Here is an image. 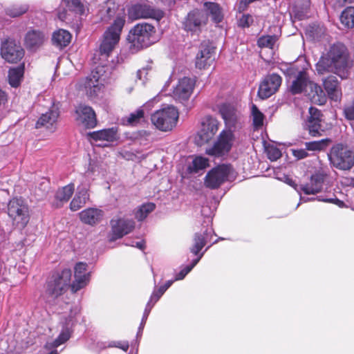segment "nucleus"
Returning a JSON list of instances; mask_svg holds the SVG:
<instances>
[{
  "mask_svg": "<svg viewBox=\"0 0 354 354\" xmlns=\"http://www.w3.org/2000/svg\"><path fill=\"white\" fill-rule=\"evenodd\" d=\"M102 68L97 66L92 71L90 77H87L84 83V88L86 94L91 98H95L102 93L104 86L100 73Z\"/></svg>",
  "mask_w": 354,
  "mask_h": 354,
  "instance_id": "obj_12",
  "label": "nucleus"
},
{
  "mask_svg": "<svg viewBox=\"0 0 354 354\" xmlns=\"http://www.w3.org/2000/svg\"><path fill=\"white\" fill-rule=\"evenodd\" d=\"M251 115L253 121V125L255 128H259L263 126L264 115L259 110L257 106L252 104L251 108Z\"/></svg>",
  "mask_w": 354,
  "mask_h": 354,
  "instance_id": "obj_48",
  "label": "nucleus"
},
{
  "mask_svg": "<svg viewBox=\"0 0 354 354\" xmlns=\"http://www.w3.org/2000/svg\"><path fill=\"white\" fill-rule=\"evenodd\" d=\"M165 292V288L160 287L158 290H154L152 295L150 297L149 301H148L142 319V322L140 326V330L143 328L144 324L146 322V320L150 313L151 308L153 305L158 301V299L162 297V295Z\"/></svg>",
  "mask_w": 354,
  "mask_h": 354,
  "instance_id": "obj_31",
  "label": "nucleus"
},
{
  "mask_svg": "<svg viewBox=\"0 0 354 354\" xmlns=\"http://www.w3.org/2000/svg\"><path fill=\"white\" fill-rule=\"evenodd\" d=\"M306 35L313 41H319L326 35V28L321 25H310L306 29Z\"/></svg>",
  "mask_w": 354,
  "mask_h": 354,
  "instance_id": "obj_34",
  "label": "nucleus"
},
{
  "mask_svg": "<svg viewBox=\"0 0 354 354\" xmlns=\"http://www.w3.org/2000/svg\"><path fill=\"white\" fill-rule=\"evenodd\" d=\"M306 129L309 134L313 137L322 136L325 131L322 114L320 111L316 108L310 107L309 109V116L306 122Z\"/></svg>",
  "mask_w": 354,
  "mask_h": 354,
  "instance_id": "obj_14",
  "label": "nucleus"
},
{
  "mask_svg": "<svg viewBox=\"0 0 354 354\" xmlns=\"http://www.w3.org/2000/svg\"><path fill=\"white\" fill-rule=\"evenodd\" d=\"M173 281H168L166 283L161 286V288H165V291L171 286Z\"/></svg>",
  "mask_w": 354,
  "mask_h": 354,
  "instance_id": "obj_63",
  "label": "nucleus"
},
{
  "mask_svg": "<svg viewBox=\"0 0 354 354\" xmlns=\"http://www.w3.org/2000/svg\"><path fill=\"white\" fill-rule=\"evenodd\" d=\"M71 276V270L66 268L51 277L46 288V295L49 301H54L65 292L70 285Z\"/></svg>",
  "mask_w": 354,
  "mask_h": 354,
  "instance_id": "obj_4",
  "label": "nucleus"
},
{
  "mask_svg": "<svg viewBox=\"0 0 354 354\" xmlns=\"http://www.w3.org/2000/svg\"><path fill=\"white\" fill-rule=\"evenodd\" d=\"M103 217V212L97 208H88L80 213V220L88 225H95L99 223Z\"/></svg>",
  "mask_w": 354,
  "mask_h": 354,
  "instance_id": "obj_28",
  "label": "nucleus"
},
{
  "mask_svg": "<svg viewBox=\"0 0 354 354\" xmlns=\"http://www.w3.org/2000/svg\"><path fill=\"white\" fill-rule=\"evenodd\" d=\"M71 40V33L63 29H60L55 32L52 37L53 44L61 48L68 46L70 44Z\"/></svg>",
  "mask_w": 354,
  "mask_h": 354,
  "instance_id": "obj_33",
  "label": "nucleus"
},
{
  "mask_svg": "<svg viewBox=\"0 0 354 354\" xmlns=\"http://www.w3.org/2000/svg\"><path fill=\"white\" fill-rule=\"evenodd\" d=\"M195 80L184 77L180 79L173 89V97L178 101H187L193 93Z\"/></svg>",
  "mask_w": 354,
  "mask_h": 354,
  "instance_id": "obj_18",
  "label": "nucleus"
},
{
  "mask_svg": "<svg viewBox=\"0 0 354 354\" xmlns=\"http://www.w3.org/2000/svg\"><path fill=\"white\" fill-rule=\"evenodd\" d=\"M236 141V136L234 131L225 129L219 133L214 145L205 149V153L211 156H223L230 152Z\"/></svg>",
  "mask_w": 354,
  "mask_h": 354,
  "instance_id": "obj_8",
  "label": "nucleus"
},
{
  "mask_svg": "<svg viewBox=\"0 0 354 354\" xmlns=\"http://www.w3.org/2000/svg\"><path fill=\"white\" fill-rule=\"evenodd\" d=\"M148 74V68H143L141 70L138 71L137 75L140 80H142V77L144 79H147V75Z\"/></svg>",
  "mask_w": 354,
  "mask_h": 354,
  "instance_id": "obj_58",
  "label": "nucleus"
},
{
  "mask_svg": "<svg viewBox=\"0 0 354 354\" xmlns=\"http://www.w3.org/2000/svg\"><path fill=\"white\" fill-rule=\"evenodd\" d=\"M308 82H310L308 80L306 73H299L291 86L292 93L296 94L302 92L304 88H308Z\"/></svg>",
  "mask_w": 354,
  "mask_h": 354,
  "instance_id": "obj_36",
  "label": "nucleus"
},
{
  "mask_svg": "<svg viewBox=\"0 0 354 354\" xmlns=\"http://www.w3.org/2000/svg\"><path fill=\"white\" fill-rule=\"evenodd\" d=\"M204 252L201 253L199 257L194 259L190 266H186L180 272H178L175 277V280H181L192 270V268L198 263L200 259L203 257Z\"/></svg>",
  "mask_w": 354,
  "mask_h": 354,
  "instance_id": "obj_51",
  "label": "nucleus"
},
{
  "mask_svg": "<svg viewBox=\"0 0 354 354\" xmlns=\"http://www.w3.org/2000/svg\"><path fill=\"white\" fill-rule=\"evenodd\" d=\"M8 214L13 225L24 228L30 219L29 208L24 200L13 198L8 204Z\"/></svg>",
  "mask_w": 354,
  "mask_h": 354,
  "instance_id": "obj_9",
  "label": "nucleus"
},
{
  "mask_svg": "<svg viewBox=\"0 0 354 354\" xmlns=\"http://www.w3.org/2000/svg\"><path fill=\"white\" fill-rule=\"evenodd\" d=\"M281 78L279 75L273 73L266 76L259 85L258 95L262 99H267L273 95L279 88Z\"/></svg>",
  "mask_w": 354,
  "mask_h": 354,
  "instance_id": "obj_19",
  "label": "nucleus"
},
{
  "mask_svg": "<svg viewBox=\"0 0 354 354\" xmlns=\"http://www.w3.org/2000/svg\"><path fill=\"white\" fill-rule=\"evenodd\" d=\"M24 72V66L10 69L8 73V81L11 86L17 88L20 85Z\"/></svg>",
  "mask_w": 354,
  "mask_h": 354,
  "instance_id": "obj_35",
  "label": "nucleus"
},
{
  "mask_svg": "<svg viewBox=\"0 0 354 354\" xmlns=\"http://www.w3.org/2000/svg\"><path fill=\"white\" fill-rule=\"evenodd\" d=\"M208 166L209 160L207 158L203 156H196L193 159L192 164L189 165L188 169L190 172L196 173Z\"/></svg>",
  "mask_w": 354,
  "mask_h": 354,
  "instance_id": "obj_41",
  "label": "nucleus"
},
{
  "mask_svg": "<svg viewBox=\"0 0 354 354\" xmlns=\"http://www.w3.org/2000/svg\"><path fill=\"white\" fill-rule=\"evenodd\" d=\"M215 59V50L209 41H203L199 46L198 52L196 57V67L205 69L209 66Z\"/></svg>",
  "mask_w": 354,
  "mask_h": 354,
  "instance_id": "obj_13",
  "label": "nucleus"
},
{
  "mask_svg": "<svg viewBox=\"0 0 354 354\" xmlns=\"http://www.w3.org/2000/svg\"><path fill=\"white\" fill-rule=\"evenodd\" d=\"M324 89L328 97L333 101H340L342 98V90L339 82L335 76L330 75L323 80Z\"/></svg>",
  "mask_w": 354,
  "mask_h": 354,
  "instance_id": "obj_24",
  "label": "nucleus"
},
{
  "mask_svg": "<svg viewBox=\"0 0 354 354\" xmlns=\"http://www.w3.org/2000/svg\"><path fill=\"white\" fill-rule=\"evenodd\" d=\"M253 22V18L250 15H243L239 21V26L243 28L249 27Z\"/></svg>",
  "mask_w": 354,
  "mask_h": 354,
  "instance_id": "obj_56",
  "label": "nucleus"
},
{
  "mask_svg": "<svg viewBox=\"0 0 354 354\" xmlns=\"http://www.w3.org/2000/svg\"><path fill=\"white\" fill-rule=\"evenodd\" d=\"M287 183L289 184L290 186L293 187L297 192H299V189H298V187H297V185L295 183V182H293L292 180L291 179H288L287 180Z\"/></svg>",
  "mask_w": 354,
  "mask_h": 354,
  "instance_id": "obj_61",
  "label": "nucleus"
},
{
  "mask_svg": "<svg viewBox=\"0 0 354 354\" xmlns=\"http://www.w3.org/2000/svg\"><path fill=\"white\" fill-rule=\"evenodd\" d=\"M109 347H116L122 349L124 351H127L129 347L128 342L126 341H113L109 344Z\"/></svg>",
  "mask_w": 354,
  "mask_h": 354,
  "instance_id": "obj_54",
  "label": "nucleus"
},
{
  "mask_svg": "<svg viewBox=\"0 0 354 354\" xmlns=\"http://www.w3.org/2000/svg\"><path fill=\"white\" fill-rule=\"evenodd\" d=\"M7 102L6 93L0 89V105L4 104Z\"/></svg>",
  "mask_w": 354,
  "mask_h": 354,
  "instance_id": "obj_59",
  "label": "nucleus"
},
{
  "mask_svg": "<svg viewBox=\"0 0 354 354\" xmlns=\"http://www.w3.org/2000/svg\"><path fill=\"white\" fill-rule=\"evenodd\" d=\"M63 3L71 10L78 14H83L84 6L80 0H62Z\"/></svg>",
  "mask_w": 354,
  "mask_h": 354,
  "instance_id": "obj_49",
  "label": "nucleus"
},
{
  "mask_svg": "<svg viewBox=\"0 0 354 354\" xmlns=\"http://www.w3.org/2000/svg\"><path fill=\"white\" fill-rule=\"evenodd\" d=\"M236 174L230 165H219L207 172L205 177V185L211 189L218 188L222 184L236 178Z\"/></svg>",
  "mask_w": 354,
  "mask_h": 354,
  "instance_id": "obj_5",
  "label": "nucleus"
},
{
  "mask_svg": "<svg viewBox=\"0 0 354 354\" xmlns=\"http://www.w3.org/2000/svg\"><path fill=\"white\" fill-rule=\"evenodd\" d=\"M28 10V6L26 4H14L6 8L5 11L7 15L17 17L26 13Z\"/></svg>",
  "mask_w": 354,
  "mask_h": 354,
  "instance_id": "obj_42",
  "label": "nucleus"
},
{
  "mask_svg": "<svg viewBox=\"0 0 354 354\" xmlns=\"http://www.w3.org/2000/svg\"><path fill=\"white\" fill-rule=\"evenodd\" d=\"M219 112L223 119L226 129H232L234 131L241 127V115L234 106L230 104H223L219 109Z\"/></svg>",
  "mask_w": 354,
  "mask_h": 354,
  "instance_id": "obj_16",
  "label": "nucleus"
},
{
  "mask_svg": "<svg viewBox=\"0 0 354 354\" xmlns=\"http://www.w3.org/2000/svg\"><path fill=\"white\" fill-rule=\"evenodd\" d=\"M132 246L136 247L140 250H143L145 248V242L144 241L136 242L135 244H132Z\"/></svg>",
  "mask_w": 354,
  "mask_h": 354,
  "instance_id": "obj_60",
  "label": "nucleus"
},
{
  "mask_svg": "<svg viewBox=\"0 0 354 354\" xmlns=\"http://www.w3.org/2000/svg\"><path fill=\"white\" fill-rule=\"evenodd\" d=\"M144 118V111L142 109H137L131 113L129 116L122 119L124 124L135 126L138 124Z\"/></svg>",
  "mask_w": 354,
  "mask_h": 354,
  "instance_id": "obj_44",
  "label": "nucleus"
},
{
  "mask_svg": "<svg viewBox=\"0 0 354 354\" xmlns=\"http://www.w3.org/2000/svg\"><path fill=\"white\" fill-rule=\"evenodd\" d=\"M340 20L346 27L354 28V7L346 8L341 15Z\"/></svg>",
  "mask_w": 354,
  "mask_h": 354,
  "instance_id": "obj_43",
  "label": "nucleus"
},
{
  "mask_svg": "<svg viewBox=\"0 0 354 354\" xmlns=\"http://www.w3.org/2000/svg\"><path fill=\"white\" fill-rule=\"evenodd\" d=\"M350 55L346 46L339 42L331 45L316 64L319 74L333 73L345 79L348 75Z\"/></svg>",
  "mask_w": 354,
  "mask_h": 354,
  "instance_id": "obj_1",
  "label": "nucleus"
},
{
  "mask_svg": "<svg viewBox=\"0 0 354 354\" xmlns=\"http://www.w3.org/2000/svg\"><path fill=\"white\" fill-rule=\"evenodd\" d=\"M201 127L210 133V136H214L218 130L219 122L216 118L207 116L203 119Z\"/></svg>",
  "mask_w": 354,
  "mask_h": 354,
  "instance_id": "obj_40",
  "label": "nucleus"
},
{
  "mask_svg": "<svg viewBox=\"0 0 354 354\" xmlns=\"http://www.w3.org/2000/svg\"><path fill=\"white\" fill-rule=\"evenodd\" d=\"M111 236L110 240L113 241L130 233L135 227V222L131 219L118 218L111 221Z\"/></svg>",
  "mask_w": 354,
  "mask_h": 354,
  "instance_id": "obj_20",
  "label": "nucleus"
},
{
  "mask_svg": "<svg viewBox=\"0 0 354 354\" xmlns=\"http://www.w3.org/2000/svg\"><path fill=\"white\" fill-rule=\"evenodd\" d=\"M213 230L212 228L206 229L203 233L196 232L194 235L193 245L190 247V252L194 255H200V251L212 238Z\"/></svg>",
  "mask_w": 354,
  "mask_h": 354,
  "instance_id": "obj_26",
  "label": "nucleus"
},
{
  "mask_svg": "<svg viewBox=\"0 0 354 354\" xmlns=\"http://www.w3.org/2000/svg\"><path fill=\"white\" fill-rule=\"evenodd\" d=\"M339 6H344L346 3H351L353 0H337Z\"/></svg>",
  "mask_w": 354,
  "mask_h": 354,
  "instance_id": "obj_62",
  "label": "nucleus"
},
{
  "mask_svg": "<svg viewBox=\"0 0 354 354\" xmlns=\"http://www.w3.org/2000/svg\"><path fill=\"white\" fill-rule=\"evenodd\" d=\"M70 337V333L68 330L62 331L58 337L52 342H47L46 348L48 349H53L48 354H57V351L55 349L59 345L64 344Z\"/></svg>",
  "mask_w": 354,
  "mask_h": 354,
  "instance_id": "obj_37",
  "label": "nucleus"
},
{
  "mask_svg": "<svg viewBox=\"0 0 354 354\" xmlns=\"http://www.w3.org/2000/svg\"><path fill=\"white\" fill-rule=\"evenodd\" d=\"M87 271V264L83 262L77 263L75 266V281L71 285V290L75 292L85 287L88 281L90 274Z\"/></svg>",
  "mask_w": 354,
  "mask_h": 354,
  "instance_id": "obj_21",
  "label": "nucleus"
},
{
  "mask_svg": "<svg viewBox=\"0 0 354 354\" xmlns=\"http://www.w3.org/2000/svg\"><path fill=\"white\" fill-rule=\"evenodd\" d=\"M117 131V128L112 127L110 129H105L100 131L89 133L88 136L92 140L95 141L103 140L112 142L116 140Z\"/></svg>",
  "mask_w": 354,
  "mask_h": 354,
  "instance_id": "obj_30",
  "label": "nucleus"
},
{
  "mask_svg": "<svg viewBox=\"0 0 354 354\" xmlns=\"http://www.w3.org/2000/svg\"><path fill=\"white\" fill-rule=\"evenodd\" d=\"M155 204L148 203L140 205L135 212V217L137 220L141 221L144 220L149 213L155 209Z\"/></svg>",
  "mask_w": 354,
  "mask_h": 354,
  "instance_id": "obj_45",
  "label": "nucleus"
},
{
  "mask_svg": "<svg viewBox=\"0 0 354 354\" xmlns=\"http://www.w3.org/2000/svg\"><path fill=\"white\" fill-rule=\"evenodd\" d=\"M59 113L57 107H52L48 112L41 115L36 123V128L45 127L50 131L55 129Z\"/></svg>",
  "mask_w": 354,
  "mask_h": 354,
  "instance_id": "obj_25",
  "label": "nucleus"
},
{
  "mask_svg": "<svg viewBox=\"0 0 354 354\" xmlns=\"http://www.w3.org/2000/svg\"><path fill=\"white\" fill-rule=\"evenodd\" d=\"M292 154L297 159L301 160L307 158L309 156L308 150L306 149H292Z\"/></svg>",
  "mask_w": 354,
  "mask_h": 354,
  "instance_id": "obj_55",
  "label": "nucleus"
},
{
  "mask_svg": "<svg viewBox=\"0 0 354 354\" xmlns=\"http://www.w3.org/2000/svg\"><path fill=\"white\" fill-rule=\"evenodd\" d=\"M308 89L309 90L308 94L313 103L322 105L326 102V96L325 92L319 85L310 82H308Z\"/></svg>",
  "mask_w": 354,
  "mask_h": 354,
  "instance_id": "obj_29",
  "label": "nucleus"
},
{
  "mask_svg": "<svg viewBox=\"0 0 354 354\" xmlns=\"http://www.w3.org/2000/svg\"><path fill=\"white\" fill-rule=\"evenodd\" d=\"M178 111L174 106H167L154 112L151 116L152 124L162 131H171L176 127Z\"/></svg>",
  "mask_w": 354,
  "mask_h": 354,
  "instance_id": "obj_7",
  "label": "nucleus"
},
{
  "mask_svg": "<svg viewBox=\"0 0 354 354\" xmlns=\"http://www.w3.org/2000/svg\"><path fill=\"white\" fill-rule=\"evenodd\" d=\"M278 40L276 35H263L259 38L257 44L260 48H273L274 44Z\"/></svg>",
  "mask_w": 354,
  "mask_h": 354,
  "instance_id": "obj_47",
  "label": "nucleus"
},
{
  "mask_svg": "<svg viewBox=\"0 0 354 354\" xmlns=\"http://www.w3.org/2000/svg\"><path fill=\"white\" fill-rule=\"evenodd\" d=\"M204 13L211 17L212 21L215 24H219L224 17L222 8L215 2L206 1L203 3Z\"/></svg>",
  "mask_w": 354,
  "mask_h": 354,
  "instance_id": "obj_27",
  "label": "nucleus"
},
{
  "mask_svg": "<svg viewBox=\"0 0 354 354\" xmlns=\"http://www.w3.org/2000/svg\"><path fill=\"white\" fill-rule=\"evenodd\" d=\"M330 164L341 170H349L354 165V152L346 145L336 144L328 154Z\"/></svg>",
  "mask_w": 354,
  "mask_h": 354,
  "instance_id": "obj_6",
  "label": "nucleus"
},
{
  "mask_svg": "<svg viewBox=\"0 0 354 354\" xmlns=\"http://www.w3.org/2000/svg\"><path fill=\"white\" fill-rule=\"evenodd\" d=\"M344 114L347 120H354V101L345 105Z\"/></svg>",
  "mask_w": 354,
  "mask_h": 354,
  "instance_id": "obj_53",
  "label": "nucleus"
},
{
  "mask_svg": "<svg viewBox=\"0 0 354 354\" xmlns=\"http://www.w3.org/2000/svg\"><path fill=\"white\" fill-rule=\"evenodd\" d=\"M89 194L86 188H82L75 195L70 203V209L75 212L82 208L88 201Z\"/></svg>",
  "mask_w": 354,
  "mask_h": 354,
  "instance_id": "obj_32",
  "label": "nucleus"
},
{
  "mask_svg": "<svg viewBox=\"0 0 354 354\" xmlns=\"http://www.w3.org/2000/svg\"><path fill=\"white\" fill-rule=\"evenodd\" d=\"M75 190V185L70 183L59 189L55 194V198L61 203L67 202L73 195Z\"/></svg>",
  "mask_w": 354,
  "mask_h": 354,
  "instance_id": "obj_38",
  "label": "nucleus"
},
{
  "mask_svg": "<svg viewBox=\"0 0 354 354\" xmlns=\"http://www.w3.org/2000/svg\"><path fill=\"white\" fill-rule=\"evenodd\" d=\"M214 136H210V133L203 129L202 127L198 132L195 140L198 145H203L208 142Z\"/></svg>",
  "mask_w": 354,
  "mask_h": 354,
  "instance_id": "obj_50",
  "label": "nucleus"
},
{
  "mask_svg": "<svg viewBox=\"0 0 354 354\" xmlns=\"http://www.w3.org/2000/svg\"><path fill=\"white\" fill-rule=\"evenodd\" d=\"M124 24V15H117L113 24L105 31L99 49L101 59H106L118 44Z\"/></svg>",
  "mask_w": 354,
  "mask_h": 354,
  "instance_id": "obj_2",
  "label": "nucleus"
},
{
  "mask_svg": "<svg viewBox=\"0 0 354 354\" xmlns=\"http://www.w3.org/2000/svg\"><path fill=\"white\" fill-rule=\"evenodd\" d=\"M118 8L114 3L108 2L106 7L100 11V17L102 21H109L116 14Z\"/></svg>",
  "mask_w": 354,
  "mask_h": 354,
  "instance_id": "obj_46",
  "label": "nucleus"
},
{
  "mask_svg": "<svg viewBox=\"0 0 354 354\" xmlns=\"http://www.w3.org/2000/svg\"><path fill=\"white\" fill-rule=\"evenodd\" d=\"M75 120L79 125L85 128H94L97 118L94 110L89 106L80 104L75 108Z\"/></svg>",
  "mask_w": 354,
  "mask_h": 354,
  "instance_id": "obj_15",
  "label": "nucleus"
},
{
  "mask_svg": "<svg viewBox=\"0 0 354 354\" xmlns=\"http://www.w3.org/2000/svg\"><path fill=\"white\" fill-rule=\"evenodd\" d=\"M332 142L330 138H325L317 141L308 142L305 146L308 151H321L325 150Z\"/></svg>",
  "mask_w": 354,
  "mask_h": 354,
  "instance_id": "obj_39",
  "label": "nucleus"
},
{
  "mask_svg": "<svg viewBox=\"0 0 354 354\" xmlns=\"http://www.w3.org/2000/svg\"><path fill=\"white\" fill-rule=\"evenodd\" d=\"M128 15L131 19L151 18L159 21L163 17L164 12L156 9L151 5L144 3H136L128 10Z\"/></svg>",
  "mask_w": 354,
  "mask_h": 354,
  "instance_id": "obj_10",
  "label": "nucleus"
},
{
  "mask_svg": "<svg viewBox=\"0 0 354 354\" xmlns=\"http://www.w3.org/2000/svg\"><path fill=\"white\" fill-rule=\"evenodd\" d=\"M128 40L138 50L149 47L157 41L156 28L148 23L138 24L129 31Z\"/></svg>",
  "mask_w": 354,
  "mask_h": 354,
  "instance_id": "obj_3",
  "label": "nucleus"
},
{
  "mask_svg": "<svg viewBox=\"0 0 354 354\" xmlns=\"http://www.w3.org/2000/svg\"><path fill=\"white\" fill-rule=\"evenodd\" d=\"M318 200L320 201H324V202L335 203V204L339 205V207L342 206L343 204H344V203L342 201H341L340 200H339L337 198H335V199H333V198L324 199V198H319Z\"/></svg>",
  "mask_w": 354,
  "mask_h": 354,
  "instance_id": "obj_57",
  "label": "nucleus"
},
{
  "mask_svg": "<svg viewBox=\"0 0 354 354\" xmlns=\"http://www.w3.org/2000/svg\"><path fill=\"white\" fill-rule=\"evenodd\" d=\"M266 151L268 158L272 161L277 160L281 156V151L276 147L270 146Z\"/></svg>",
  "mask_w": 354,
  "mask_h": 354,
  "instance_id": "obj_52",
  "label": "nucleus"
},
{
  "mask_svg": "<svg viewBox=\"0 0 354 354\" xmlns=\"http://www.w3.org/2000/svg\"><path fill=\"white\" fill-rule=\"evenodd\" d=\"M326 174L322 171H317L310 177V182L300 186L299 189L306 194H316L322 189Z\"/></svg>",
  "mask_w": 354,
  "mask_h": 354,
  "instance_id": "obj_22",
  "label": "nucleus"
},
{
  "mask_svg": "<svg viewBox=\"0 0 354 354\" xmlns=\"http://www.w3.org/2000/svg\"><path fill=\"white\" fill-rule=\"evenodd\" d=\"M47 35L39 30H30L27 32L24 38V45L30 50H36L47 40Z\"/></svg>",
  "mask_w": 354,
  "mask_h": 354,
  "instance_id": "obj_23",
  "label": "nucleus"
},
{
  "mask_svg": "<svg viewBox=\"0 0 354 354\" xmlns=\"http://www.w3.org/2000/svg\"><path fill=\"white\" fill-rule=\"evenodd\" d=\"M1 55L8 62L17 63L24 56V50L15 40L7 39L1 44Z\"/></svg>",
  "mask_w": 354,
  "mask_h": 354,
  "instance_id": "obj_11",
  "label": "nucleus"
},
{
  "mask_svg": "<svg viewBox=\"0 0 354 354\" xmlns=\"http://www.w3.org/2000/svg\"><path fill=\"white\" fill-rule=\"evenodd\" d=\"M208 21L207 16L203 11L198 9L190 11L183 21L184 29L187 31L196 32Z\"/></svg>",
  "mask_w": 354,
  "mask_h": 354,
  "instance_id": "obj_17",
  "label": "nucleus"
}]
</instances>
